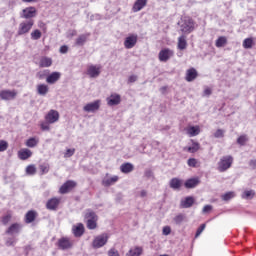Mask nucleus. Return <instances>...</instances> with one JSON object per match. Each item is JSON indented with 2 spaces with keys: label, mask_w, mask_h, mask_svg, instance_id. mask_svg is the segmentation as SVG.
<instances>
[{
  "label": "nucleus",
  "mask_w": 256,
  "mask_h": 256,
  "mask_svg": "<svg viewBox=\"0 0 256 256\" xmlns=\"http://www.w3.org/2000/svg\"><path fill=\"white\" fill-rule=\"evenodd\" d=\"M180 31H182L185 35L193 33V31H195V21H193L190 17H184L180 23Z\"/></svg>",
  "instance_id": "nucleus-1"
},
{
  "label": "nucleus",
  "mask_w": 256,
  "mask_h": 256,
  "mask_svg": "<svg viewBox=\"0 0 256 256\" xmlns=\"http://www.w3.org/2000/svg\"><path fill=\"white\" fill-rule=\"evenodd\" d=\"M233 156L226 155L223 156L220 161L218 162V171L220 173H225L228 169H231V166L233 165Z\"/></svg>",
  "instance_id": "nucleus-2"
},
{
  "label": "nucleus",
  "mask_w": 256,
  "mask_h": 256,
  "mask_svg": "<svg viewBox=\"0 0 256 256\" xmlns=\"http://www.w3.org/2000/svg\"><path fill=\"white\" fill-rule=\"evenodd\" d=\"M109 241V234L102 233L96 236L92 242L93 249H101V247H105L107 242Z\"/></svg>",
  "instance_id": "nucleus-3"
},
{
  "label": "nucleus",
  "mask_w": 256,
  "mask_h": 256,
  "mask_svg": "<svg viewBox=\"0 0 256 256\" xmlns=\"http://www.w3.org/2000/svg\"><path fill=\"white\" fill-rule=\"evenodd\" d=\"M74 242L69 237H62L57 241V247L61 251H69V249H73Z\"/></svg>",
  "instance_id": "nucleus-4"
},
{
  "label": "nucleus",
  "mask_w": 256,
  "mask_h": 256,
  "mask_svg": "<svg viewBox=\"0 0 256 256\" xmlns=\"http://www.w3.org/2000/svg\"><path fill=\"white\" fill-rule=\"evenodd\" d=\"M33 25H35V21L33 20L21 22L18 27L17 35H27V33L33 29Z\"/></svg>",
  "instance_id": "nucleus-5"
},
{
  "label": "nucleus",
  "mask_w": 256,
  "mask_h": 256,
  "mask_svg": "<svg viewBox=\"0 0 256 256\" xmlns=\"http://www.w3.org/2000/svg\"><path fill=\"white\" fill-rule=\"evenodd\" d=\"M0 99L2 101H14V99H17V90H0Z\"/></svg>",
  "instance_id": "nucleus-6"
},
{
  "label": "nucleus",
  "mask_w": 256,
  "mask_h": 256,
  "mask_svg": "<svg viewBox=\"0 0 256 256\" xmlns=\"http://www.w3.org/2000/svg\"><path fill=\"white\" fill-rule=\"evenodd\" d=\"M75 187H77V182L73 180H68L60 187L59 193H61V195H66V193L73 191Z\"/></svg>",
  "instance_id": "nucleus-7"
},
{
  "label": "nucleus",
  "mask_w": 256,
  "mask_h": 256,
  "mask_svg": "<svg viewBox=\"0 0 256 256\" xmlns=\"http://www.w3.org/2000/svg\"><path fill=\"white\" fill-rule=\"evenodd\" d=\"M139 39V36L137 34H130L128 37L124 40V47L125 49H133L137 45V41Z\"/></svg>",
  "instance_id": "nucleus-8"
},
{
  "label": "nucleus",
  "mask_w": 256,
  "mask_h": 256,
  "mask_svg": "<svg viewBox=\"0 0 256 256\" xmlns=\"http://www.w3.org/2000/svg\"><path fill=\"white\" fill-rule=\"evenodd\" d=\"M86 73L91 79H97L101 75V65L88 66Z\"/></svg>",
  "instance_id": "nucleus-9"
},
{
  "label": "nucleus",
  "mask_w": 256,
  "mask_h": 256,
  "mask_svg": "<svg viewBox=\"0 0 256 256\" xmlns=\"http://www.w3.org/2000/svg\"><path fill=\"white\" fill-rule=\"evenodd\" d=\"M174 55H175V52H173V50L164 48L158 54L159 61H161L162 63H167V61Z\"/></svg>",
  "instance_id": "nucleus-10"
},
{
  "label": "nucleus",
  "mask_w": 256,
  "mask_h": 256,
  "mask_svg": "<svg viewBox=\"0 0 256 256\" xmlns=\"http://www.w3.org/2000/svg\"><path fill=\"white\" fill-rule=\"evenodd\" d=\"M101 107V100H96L92 103H88L83 107V111L86 113H95V111H99Z\"/></svg>",
  "instance_id": "nucleus-11"
},
{
  "label": "nucleus",
  "mask_w": 256,
  "mask_h": 256,
  "mask_svg": "<svg viewBox=\"0 0 256 256\" xmlns=\"http://www.w3.org/2000/svg\"><path fill=\"white\" fill-rule=\"evenodd\" d=\"M36 15H37V9L33 6H30L22 10L21 17L23 19H33V17H36Z\"/></svg>",
  "instance_id": "nucleus-12"
},
{
  "label": "nucleus",
  "mask_w": 256,
  "mask_h": 256,
  "mask_svg": "<svg viewBox=\"0 0 256 256\" xmlns=\"http://www.w3.org/2000/svg\"><path fill=\"white\" fill-rule=\"evenodd\" d=\"M47 123L53 124L59 121V112L57 110H50L45 116Z\"/></svg>",
  "instance_id": "nucleus-13"
},
{
  "label": "nucleus",
  "mask_w": 256,
  "mask_h": 256,
  "mask_svg": "<svg viewBox=\"0 0 256 256\" xmlns=\"http://www.w3.org/2000/svg\"><path fill=\"white\" fill-rule=\"evenodd\" d=\"M148 1L149 0H136L132 7L133 13H139V11H141L142 9H145V7H147Z\"/></svg>",
  "instance_id": "nucleus-14"
},
{
  "label": "nucleus",
  "mask_w": 256,
  "mask_h": 256,
  "mask_svg": "<svg viewBox=\"0 0 256 256\" xmlns=\"http://www.w3.org/2000/svg\"><path fill=\"white\" fill-rule=\"evenodd\" d=\"M60 79V72H52L50 75L47 76L46 83H48L49 85H55V83H57Z\"/></svg>",
  "instance_id": "nucleus-15"
},
{
  "label": "nucleus",
  "mask_w": 256,
  "mask_h": 256,
  "mask_svg": "<svg viewBox=\"0 0 256 256\" xmlns=\"http://www.w3.org/2000/svg\"><path fill=\"white\" fill-rule=\"evenodd\" d=\"M200 183L201 180L199 179V177H195L186 180L184 186L186 189H195V187H197V185H199Z\"/></svg>",
  "instance_id": "nucleus-16"
},
{
  "label": "nucleus",
  "mask_w": 256,
  "mask_h": 256,
  "mask_svg": "<svg viewBox=\"0 0 256 256\" xmlns=\"http://www.w3.org/2000/svg\"><path fill=\"white\" fill-rule=\"evenodd\" d=\"M22 226L19 223H14L6 230L7 235H17L21 232Z\"/></svg>",
  "instance_id": "nucleus-17"
},
{
  "label": "nucleus",
  "mask_w": 256,
  "mask_h": 256,
  "mask_svg": "<svg viewBox=\"0 0 256 256\" xmlns=\"http://www.w3.org/2000/svg\"><path fill=\"white\" fill-rule=\"evenodd\" d=\"M195 204V198L187 196L184 200H181L180 205L182 209H189Z\"/></svg>",
  "instance_id": "nucleus-18"
},
{
  "label": "nucleus",
  "mask_w": 256,
  "mask_h": 256,
  "mask_svg": "<svg viewBox=\"0 0 256 256\" xmlns=\"http://www.w3.org/2000/svg\"><path fill=\"white\" fill-rule=\"evenodd\" d=\"M59 203H61V200L58 198H52L47 201L46 207L50 211H55L59 207Z\"/></svg>",
  "instance_id": "nucleus-19"
},
{
  "label": "nucleus",
  "mask_w": 256,
  "mask_h": 256,
  "mask_svg": "<svg viewBox=\"0 0 256 256\" xmlns=\"http://www.w3.org/2000/svg\"><path fill=\"white\" fill-rule=\"evenodd\" d=\"M170 188L174 189V191H179L183 186V180L179 178H172L169 182Z\"/></svg>",
  "instance_id": "nucleus-20"
},
{
  "label": "nucleus",
  "mask_w": 256,
  "mask_h": 256,
  "mask_svg": "<svg viewBox=\"0 0 256 256\" xmlns=\"http://www.w3.org/2000/svg\"><path fill=\"white\" fill-rule=\"evenodd\" d=\"M197 70L195 68H190L186 71V81H188V83H191V81H195L197 79Z\"/></svg>",
  "instance_id": "nucleus-21"
},
{
  "label": "nucleus",
  "mask_w": 256,
  "mask_h": 256,
  "mask_svg": "<svg viewBox=\"0 0 256 256\" xmlns=\"http://www.w3.org/2000/svg\"><path fill=\"white\" fill-rule=\"evenodd\" d=\"M33 155V152L27 148H23L18 152V157L21 161H27L29 157Z\"/></svg>",
  "instance_id": "nucleus-22"
},
{
  "label": "nucleus",
  "mask_w": 256,
  "mask_h": 256,
  "mask_svg": "<svg viewBox=\"0 0 256 256\" xmlns=\"http://www.w3.org/2000/svg\"><path fill=\"white\" fill-rule=\"evenodd\" d=\"M72 232L75 237H83V233H85V226L82 223H79L72 228Z\"/></svg>",
  "instance_id": "nucleus-23"
},
{
  "label": "nucleus",
  "mask_w": 256,
  "mask_h": 256,
  "mask_svg": "<svg viewBox=\"0 0 256 256\" xmlns=\"http://www.w3.org/2000/svg\"><path fill=\"white\" fill-rule=\"evenodd\" d=\"M107 103L110 107L119 105V103H121V96L119 94H112L109 98H107Z\"/></svg>",
  "instance_id": "nucleus-24"
},
{
  "label": "nucleus",
  "mask_w": 256,
  "mask_h": 256,
  "mask_svg": "<svg viewBox=\"0 0 256 256\" xmlns=\"http://www.w3.org/2000/svg\"><path fill=\"white\" fill-rule=\"evenodd\" d=\"M36 91L41 97H45L49 93V86L47 84H38L36 86Z\"/></svg>",
  "instance_id": "nucleus-25"
},
{
  "label": "nucleus",
  "mask_w": 256,
  "mask_h": 256,
  "mask_svg": "<svg viewBox=\"0 0 256 256\" xmlns=\"http://www.w3.org/2000/svg\"><path fill=\"white\" fill-rule=\"evenodd\" d=\"M143 255V247L136 246L134 248H131L128 253H126V256H141Z\"/></svg>",
  "instance_id": "nucleus-26"
},
{
  "label": "nucleus",
  "mask_w": 256,
  "mask_h": 256,
  "mask_svg": "<svg viewBox=\"0 0 256 256\" xmlns=\"http://www.w3.org/2000/svg\"><path fill=\"white\" fill-rule=\"evenodd\" d=\"M37 219V212L35 210H29L25 215V223H33Z\"/></svg>",
  "instance_id": "nucleus-27"
},
{
  "label": "nucleus",
  "mask_w": 256,
  "mask_h": 256,
  "mask_svg": "<svg viewBox=\"0 0 256 256\" xmlns=\"http://www.w3.org/2000/svg\"><path fill=\"white\" fill-rule=\"evenodd\" d=\"M133 169H135V166H133V164H131L129 162L123 163L120 166L121 173H125V174L131 173L133 171Z\"/></svg>",
  "instance_id": "nucleus-28"
},
{
  "label": "nucleus",
  "mask_w": 256,
  "mask_h": 256,
  "mask_svg": "<svg viewBox=\"0 0 256 256\" xmlns=\"http://www.w3.org/2000/svg\"><path fill=\"white\" fill-rule=\"evenodd\" d=\"M89 35L90 34H81L80 36H78V38L76 39L75 45H77L78 47H83V45L87 43V39H89Z\"/></svg>",
  "instance_id": "nucleus-29"
},
{
  "label": "nucleus",
  "mask_w": 256,
  "mask_h": 256,
  "mask_svg": "<svg viewBox=\"0 0 256 256\" xmlns=\"http://www.w3.org/2000/svg\"><path fill=\"white\" fill-rule=\"evenodd\" d=\"M186 131L190 137H197V135L201 133V129L199 128V126H190L187 128Z\"/></svg>",
  "instance_id": "nucleus-30"
},
{
  "label": "nucleus",
  "mask_w": 256,
  "mask_h": 256,
  "mask_svg": "<svg viewBox=\"0 0 256 256\" xmlns=\"http://www.w3.org/2000/svg\"><path fill=\"white\" fill-rule=\"evenodd\" d=\"M53 65V59L44 56L40 59L39 67H51Z\"/></svg>",
  "instance_id": "nucleus-31"
},
{
  "label": "nucleus",
  "mask_w": 256,
  "mask_h": 256,
  "mask_svg": "<svg viewBox=\"0 0 256 256\" xmlns=\"http://www.w3.org/2000/svg\"><path fill=\"white\" fill-rule=\"evenodd\" d=\"M84 218L86 219V221L99 220L97 214L91 209L86 210Z\"/></svg>",
  "instance_id": "nucleus-32"
},
{
  "label": "nucleus",
  "mask_w": 256,
  "mask_h": 256,
  "mask_svg": "<svg viewBox=\"0 0 256 256\" xmlns=\"http://www.w3.org/2000/svg\"><path fill=\"white\" fill-rule=\"evenodd\" d=\"M178 49H180V51L187 49V37L185 35L178 38Z\"/></svg>",
  "instance_id": "nucleus-33"
},
{
  "label": "nucleus",
  "mask_w": 256,
  "mask_h": 256,
  "mask_svg": "<svg viewBox=\"0 0 256 256\" xmlns=\"http://www.w3.org/2000/svg\"><path fill=\"white\" fill-rule=\"evenodd\" d=\"M117 181H119V176H113L111 178L104 179L102 183L104 187H111V185H114Z\"/></svg>",
  "instance_id": "nucleus-34"
},
{
  "label": "nucleus",
  "mask_w": 256,
  "mask_h": 256,
  "mask_svg": "<svg viewBox=\"0 0 256 256\" xmlns=\"http://www.w3.org/2000/svg\"><path fill=\"white\" fill-rule=\"evenodd\" d=\"M200 147L199 142H193L192 145L185 148L184 151H188V153H197Z\"/></svg>",
  "instance_id": "nucleus-35"
},
{
  "label": "nucleus",
  "mask_w": 256,
  "mask_h": 256,
  "mask_svg": "<svg viewBox=\"0 0 256 256\" xmlns=\"http://www.w3.org/2000/svg\"><path fill=\"white\" fill-rule=\"evenodd\" d=\"M37 145H39V138L32 137L26 141V147L33 148L37 147Z\"/></svg>",
  "instance_id": "nucleus-36"
},
{
  "label": "nucleus",
  "mask_w": 256,
  "mask_h": 256,
  "mask_svg": "<svg viewBox=\"0 0 256 256\" xmlns=\"http://www.w3.org/2000/svg\"><path fill=\"white\" fill-rule=\"evenodd\" d=\"M185 219H187V216L183 213H180L173 218V221L176 225H181Z\"/></svg>",
  "instance_id": "nucleus-37"
},
{
  "label": "nucleus",
  "mask_w": 256,
  "mask_h": 256,
  "mask_svg": "<svg viewBox=\"0 0 256 256\" xmlns=\"http://www.w3.org/2000/svg\"><path fill=\"white\" fill-rule=\"evenodd\" d=\"M42 35L43 34L41 33V30L36 29L31 32L30 37H31L32 41H39V39H41Z\"/></svg>",
  "instance_id": "nucleus-38"
},
{
  "label": "nucleus",
  "mask_w": 256,
  "mask_h": 256,
  "mask_svg": "<svg viewBox=\"0 0 256 256\" xmlns=\"http://www.w3.org/2000/svg\"><path fill=\"white\" fill-rule=\"evenodd\" d=\"M243 47L244 49H252L253 46L255 45V42H253V38H246L243 41Z\"/></svg>",
  "instance_id": "nucleus-39"
},
{
  "label": "nucleus",
  "mask_w": 256,
  "mask_h": 256,
  "mask_svg": "<svg viewBox=\"0 0 256 256\" xmlns=\"http://www.w3.org/2000/svg\"><path fill=\"white\" fill-rule=\"evenodd\" d=\"M216 47L221 48L227 45V38L225 36H220L215 43Z\"/></svg>",
  "instance_id": "nucleus-40"
},
{
  "label": "nucleus",
  "mask_w": 256,
  "mask_h": 256,
  "mask_svg": "<svg viewBox=\"0 0 256 256\" xmlns=\"http://www.w3.org/2000/svg\"><path fill=\"white\" fill-rule=\"evenodd\" d=\"M255 197V191L246 190L242 193V199H253Z\"/></svg>",
  "instance_id": "nucleus-41"
},
{
  "label": "nucleus",
  "mask_w": 256,
  "mask_h": 256,
  "mask_svg": "<svg viewBox=\"0 0 256 256\" xmlns=\"http://www.w3.org/2000/svg\"><path fill=\"white\" fill-rule=\"evenodd\" d=\"M97 221L98 220H88V221H86L87 229H90V230L97 229Z\"/></svg>",
  "instance_id": "nucleus-42"
},
{
  "label": "nucleus",
  "mask_w": 256,
  "mask_h": 256,
  "mask_svg": "<svg viewBox=\"0 0 256 256\" xmlns=\"http://www.w3.org/2000/svg\"><path fill=\"white\" fill-rule=\"evenodd\" d=\"M247 141H249V138L247 137V135H241L237 139L238 145H241L242 147L245 146V143H247Z\"/></svg>",
  "instance_id": "nucleus-43"
},
{
  "label": "nucleus",
  "mask_w": 256,
  "mask_h": 256,
  "mask_svg": "<svg viewBox=\"0 0 256 256\" xmlns=\"http://www.w3.org/2000/svg\"><path fill=\"white\" fill-rule=\"evenodd\" d=\"M233 197H235V192H227L222 195L223 201H231V199H233Z\"/></svg>",
  "instance_id": "nucleus-44"
},
{
  "label": "nucleus",
  "mask_w": 256,
  "mask_h": 256,
  "mask_svg": "<svg viewBox=\"0 0 256 256\" xmlns=\"http://www.w3.org/2000/svg\"><path fill=\"white\" fill-rule=\"evenodd\" d=\"M26 173L27 175H35V173H37V168H35V165H29L26 167Z\"/></svg>",
  "instance_id": "nucleus-45"
},
{
  "label": "nucleus",
  "mask_w": 256,
  "mask_h": 256,
  "mask_svg": "<svg viewBox=\"0 0 256 256\" xmlns=\"http://www.w3.org/2000/svg\"><path fill=\"white\" fill-rule=\"evenodd\" d=\"M39 169H40V171H41V175H45V174H47V172L49 171L50 166H49V164H41V165L39 166Z\"/></svg>",
  "instance_id": "nucleus-46"
},
{
  "label": "nucleus",
  "mask_w": 256,
  "mask_h": 256,
  "mask_svg": "<svg viewBox=\"0 0 256 256\" xmlns=\"http://www.w3.org/2000/svg\"><path fill=\"white\" fill-rule=\"evenodd\" d=\"M75 155V148L67 149L64 153V157L69 159V157H73Z\"/></svg>",
  "instance_id": "nucleus-47"
},
{
  "label": "nucleus",
  "mask_w": 256,
  "mask_h": 256,
  "mask_svg": "<svg viewBox=\"0 0 256 256\" xmlns=\"http://www.w3.org/2000/svg\"><path fill=\"white\" fill-rule=\"evenodd\" d=\"M214 137L216 139H221L223 137H225V131L223 129H218L215 133H214Z\"/></svg>",
  "instance_id": "nucleus-48"
},
{
  "label": "nucleus",
  "mask_w": 256,
  "mask_h": 256,
  "mask_svg": "<svg viewBox=\"0 0 256 256\" xmlns=\"http://www.w3.org/2000/svg\"><path fill=\"white\" fill-rule=\"evenodd\" d=\"M7 147H9V144L5 140L0 141V153H3V151H7Z\"/></svg>",
  "instance_id": "nucleus-49"
},
{
  "label": "nucleus",
  "mask_w": 256,
  "mask_h": 256,
  "mask_svg": "<svg viewBox=\"0 0 256 256\" xmlns=\"http://www.w3.org/2000/svg\"><path fill=\"white\" fill-rule=\"evenodd\" d=\"M205 227H206L205 224L200 225V227L197 229L196 234H195L196 238L199 237V235H201V233H203V231H205Z\"/></svg>",
  "instance_id": "nucleus-50"
},
{
  "label": "nucleus",
  "mask_w": 256,
  "mask_h": 256,
  "mask_svg": "<svg viewBox=\"0 0 256 256\" xmlns=\"http://www.w3.org/2000/svg\"><path fill=\"white\" fill-rule=\"evenodd\" d=\"M187 163L189 167H197V160L195 158H189Z\"/></svg>",
  "instance_id": "nucleus-51"
},
{
  "label": "nucleus",
  "mask_w": 256,
  "mask_h": 256,
  "mask_svg": "<svg viewBox=\"0 0 256 256\" xmlns=\"http://www.w3.org/2000/svg\"><path fill=\"white\" fill-rule=\"evenodd\" d=\"M108 256H120L119 255V251L115 248H111L109 251H108Z\"/></svg>",
  "instance_id": "nucleus-52"
},
{
  "label": "nucleus",
  "mask_w": 256,
  "mask_h": 256,
  "mask_svg": "<svg viewBox=\"0 0 256 256\" xmlns=\"http://www.w3.org/2000/svg\"><path fill=\"white\" fill-rule=\"evenodd\" d=\"M9 221H11V214H7V215L2 217V223L4 225H7V223H9Z\"/></svg>",
  "instance_id": "nucleus-53"
},
{
  "label": "nucleus",
  "mask_w": 256,
  "mask_h": 256,
  "mask_svg": "<svg viewBox=\"0 0 256 256\" xmlns=\"http://www.w3.org/2000/svg\"><path fill=\"white\" fill-rule=\"evenodd\" d=\"M15 243H16V241H15V239H13V238H8V239L6 240V246H7V247H13V246L15 245Z\"/></svg>",
  "instance_id": "nucleus-54"
},
{
  "label": "nucleus",
  "mask_w": 256,
  "mask_h": 256,
  "mask_svg": "<svg viewBox=\"0 0 256 256\" xmlns=\"http://www.w3.org/2000/svg\"><path fill=\"white\" fill-rule=\"evenodd\" d=\"M45 75H47V70H44L43 72H42V71L38 72V73L36 74V77H37L38 79H45Z\"/></svg>",
  "instance_id": "nucleus-55"
},
{
  "label": "nucleus",
  "mask_w": 256,
  "mask_h": 256,
  "mask_svg": "<svg viewBox=\"0 0 256 256\" xmlns=\"http://www.w3.org/2000/svg\"><path fill=\"white\" fill-rule=\"evenodd\" d=\"M212 93H213V90H211V88L207 87L204 89L203 96L209 97Z\"/></svg>",
  "instance_id": "nucleus-56"
},
{
  "label": "nucleus",
  "mask_w": 256,
  "mask_h": 256,
  "mask_svg": "<svg viewBox=\"0 0 256 256\" xmlns=\"http://www.w3.org/2000/svg\"><path fill=\"white\" fill-rule=\"evenodd\" d=\"M163 235H171V227L165 226L162 230Z\"/></svg>",
  "instance_id": "nucleus-57"
},
{
  "label": "nucleus",
  "mask_w": 256,
  "mask_h": 256,
  "mask_svg": "<svg viewBox=\"0 0 256 256\" xmlns=\"http://www.w3.org/2000/svg\"><path fill=\"white\" fill-rule=\"evenodd\" d=\"M212 209H213V206H211V205H205L204 207H203V213H209L210 211H212Z\"/></svg>",
  "instance_id": "nucleus-58"
},
{
  "label": "nucleus",
  "mask_w": 256,
  "mask_h": 256,
  "mask_svg": "<svg viewBox=\"0 0 256 256\" xmlns=\"http://www.w3.org/2000/svg\"><path fill=\"white\" fill-rule=\"evenodd\" d=\"M69 51V47L67 45H63L60 47V53L65 54Z\"/></svg>",
  "instance_id": "nucleus-59"
},
{
  "label": "nucleus",
  "mask_w": 256,
  "mask_h": 256,
  "mask_svg": "<svg viewBox=\"0 0 256 256\" xmlns=\"http://www.w3.org/2000/svg\"><path fill=\"white\" fill-rule=\"evenodd\" d=\"M144 175H145V177H147V179H151V177H153V171L146 170Z\"/></svg>",
  "instance_id": "nucleus-60"
},
{
  "label": "nucleus",
  "mask_w": 256,
  "mask_h": 256,
  "mask_svg": "<svg viewBox=\"0 0 256 256\" xmlns=\"http://www.w3.org/2000/svg\"><path fill=\"white\" fill-rule=\"evenodd\" d=\"M135 81H137V75H131L128 78V83H135Z\"/></svg>",
  "instance_id": "nucleus-61"
},
{
  "label": "nucleus",
  "mask_w": 256,
  "mask_h": 256,
  "mask_svg": "<svg viewBox=\"0 0 256 256\" xmlns=\"http://www.w3.org/2000/svg\"><path fill=\"white\" fill-rule=\"evenodd\" d=\"M77 35V30H71L68 34V37H75Z\"/></svg>",
  "instance_id": "nucleus-62"
},
{
  "label": "nucleus",
  "mask_w": 256,
  "mask_h": 256,
  "mask_svg": "<svg viewBox=\"0 0 256 256\" xmlns=\"http://www.w3.org/2000/svg\"><path fill=\"white\" fill-rule=\"evenodd\" d=\"M147 196V190H142L141 192H140V197H146Z\"/></svg>",
  "instance_id": "nucleus-63"
},
{
  "label": "nucleus",
  "mask_w": 256,
  "mask_h": 256,
  "mask_svg": "<svg viewBox=\"0 0 256 256\" xmlns=\"http://www.w3.org/2000/svg\"><path fill=\"white\" fill-rule=\"evenodd\" d=\"M249 165L250 167H256V160H250Z\"/></svg>",
  "instance_id": "nucleus-64"
}]
</instances>
